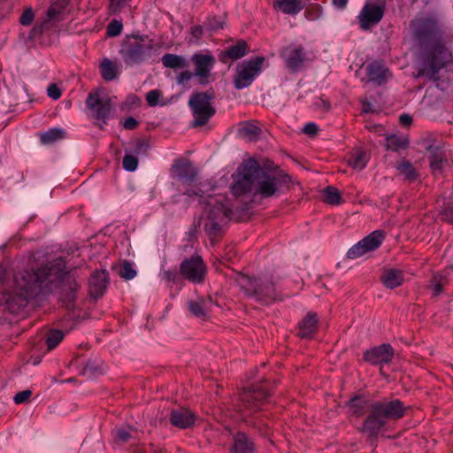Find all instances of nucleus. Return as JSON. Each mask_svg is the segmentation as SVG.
<instances>
[{
  "instance_id": "nucleus-25",
  "label": "nucleus",
  "mask_w": 453,
  "mask_h": 453,
  "mask_svg": "<svg viewBox=\"0 0 453 453\" xmlns=\"http://www.w3.org/2000/svg\"><path fill=\"white\" fill-rule=\"evenodd\" d=\"M248 44L245 41L240 40L234 45L229 46L220 56V61L226 63V58L237 60L247 54Z\"/></svg>"
},
{
  "instance_id": "nucleus-9",
  "label": "nucleus",
  "mask_w": 453,
  "mask_h": 453,
  "mask_svg": "<svg viewBox=\"0 0 453 453\" xmlns=\"http://www.w3.org/2000/svg\"><path fill=\"white\" fill-rule=\"evenodd\" d=\"M291 185V178L285 173H261L257 181L253 186V194L262 198L276 196L282 187L288 188Z\"/></svg>"
},
{
  "instance_id": "nucleus-41",
  "label": "nucleus",
  "mask_w": 453,
  "mask_h": 453,
  "mask_svg": "<svg viewBox=\"0 0 453 453\" xmlns=\"http://www.w3.org/2000/svg\"><path fill=\"white\" fill-rule=\"evenodd\" d=\"M323 13L321 5L318 4H311L307 6L304 12V16L307 19L314 21L319 19Z\"/></svg>"
},
{
  "instance_id": "nucleus-31",
  "label": "nucleus",
  "mask_w": 453,
  "mask_h": 453,
  "mask_svg": "<svg viewBox=\"0 0 453 453\" xmlns=\"http://www.w3.org/2000/svg\"><path fill=\"white\" fill-rule=\"evenodd\" d=\"M373 402L369 399L361 396H356L351 398L348 404L352 412L359 417L365 413V409H368L369 412L371 413V404Z\"/></svg>"
},
{
  "instance_id": "nucleus-61",
  "label": "nucleus",
  "mask_w": 453,
  "mask_h": 453,
  "mask_svg": "<svg viewBox=\"0 0 453 453\" xmlns=\"http://www.w3.org/2000/svg\"><path fill=\"white\" fill-rule=\"evenodd\" d=\"M362 110L364 112H372V104L366 101V100H364L362 101Z\"/></svg>"
},
{
  "instance_id": "nucleus-20",
  "label": "nucleus",
  "mask_w": 453,
  "mask_h": 453,
  "mask_svg": "<svg viewBox=\"0 0 453 453\" xmlns=\"http://www.w3.org/2000/svg\"><path fill=\"white\" fill-rule=\"evenodd\" d=\"M216 305L211 296L198 298L188 303L190 312L202 320H207L211 317L213 307Z\"/></svg>"
},
{
  "instance_id": "nucleus-33",
  "label": "nucleus",
  "mask_w": 453,
  "mask_h": 453,
  "mask_svg": "<svg viewBox=\"0 0 453 453\" xmlns=\"http://www.w3.org/2000/svg\"><path fill=\"white\" fill-rule=\"evenodd\" d=\"M396 169L405 180L409 181H414L418 178V173L414 166L407 160L398 162Z\"/></svg>"
},
{
  "instance_id": "nucleus-14",
  "label": "nucleus",
  "mask_w": 453,
  "mask_h": 453,
  "mask_svg": "<svg viewBox=\"0 0 453 453\" xmlns=\"http://www.w3.org/2000/svg\"><path fill=\"white\" fill-rule=\"evenodd\" d=\"M86 106L92 118L106 123L112 111V103L108 96H100L98 92H91L86 100Z\"/></svg>"
},
{
  "instance_id": "nucleus-36",
  "label": "nucleus",
  "mask_w": 453,
  "mask_h": 453,
  "mask_svg": "<svg viewBox=\"0 0 453 453\" xmlns=\"http://www.w3.org/2000/svg\"><path fill=\"white\" fill-rule=\"evenodd\" d=\"M66 0H58L57 2L53 3L47 12L48 18L50 19L59 20L63 10L66 6Z\"/></svg>"
},
{
  "instance_id": "nucleus-8",
  "label": "nucleus",
  "mask_w": 453,
  "mask_h": 453,
  "mask_svg": "<svg viewBox=\"0 0 453 453\" xmlns=\"http://www.w3.org/2000/svg\"><path fill=\"white\" fill-rule=\"evenodd\" d=\"M265 171L259 163L254 158L244 160L238 167V180L232 186V193L234 196H240L251 192L258 177Z\"/></svg>"
},
{
  "instance_id": "nucleus-64",
  "label": "nucleus",
  "mask_w": 453,
  "mask_h": 453,
  "mask_svg": "<svg viewBox=\"0 0 453 453\" xmlns=\"http://www.w3.org/2000/svg\"><path fill=\"white\" fill-rule=\"evenodd\" d=\"M321 102H322L321 106H325L326 109L328 110L329 109V104L327 103H326L324 100H322Z\"/></svg>"
},
{
  "instance_id": "nucleus-34",
  "label": "nucleus",
  "mask_w": 453,
  "mask_h": 453,
  "mask_svg": "<svg viewBox=\"0 0 453 453\" xmlns=\"http://www.w3.org/2000/svg\"><path fill=\"white\" fill-rule=\"evenodd\" d=\"M324 198L323 201L331 205H339L342 203V197L340 191L333 187L328 186L323 191Z\"/></svg>"
},
{
  "instance_id": "nucleus-30",
  "label": "nucleus",
  "mask_w": 453,
  "mask_h": 453,
  "mask_svg": "<svg viewBox=\"0 0 453 453\" xmlns=\"http://www.w3.org/2000/svg\"><path fill=\"white\" fill-rule=\"evenodd\" d=\"M99 68L102 78L106 81L115 80L119 75L118 64L109 58H104Z\"/></svg>"
},
{
  "instance_id": "nucleus-11",
  "label": "nucleus",
  "mask_w": 453,
  "mask_h": 453,
  "mask_svg": "<svg viewBox=\"0 0 453 453\" xmlns=\"http://www.w3.org/2000/svg\"><path fill=\"white\" fill-rule=\"evenodd\" d=\"M265 58L256 57L239 65L234 78V88L242 89L249 87L260 73Z\"/></svg>"
},
{
  "instance_id": "nucleus-44",
  "label": "nucleus",
  "mask_w": 453,
  "mask_h": 453,
  "mask_svg": "<svg viewBox=\"0 0 453 453\" xmlns=\"http://www.w3.org/2000/svg\"><path fill=\"white\" fill-rule=\"evenodd\" d=\"M162 97V92L159 89H153L146 94V101L149 106L154 107L158 104Z\"/></svg>"
},
{
  "instance_id": "nucleus-58",
  "label": "nucleus",
  "mask_w": 453,
  "mask_h": 453,
  "mask_svg": "<svg viewBox=\"0 0 453 453\" xmlns=\"http://www.w3.org/2000/svg\"><path fill=\"white\" fill-rule=\"evenodd\" d=\"M164 278L167 280L175 282L178 280L179 275L176 272L166 271L164 273Z\"/></svg>"
},
{
  "instance_id": "nucleus-43",
  "label": "nucleus",
  "mask_w": 453,
  "mask_h": 453,
  "mask_svg": "<svg viewBox=\"0 0 453 453\" xmlns=\"http://www.w3.org/2000/svg\"><path fill=\"white\" fill-rule=\"evenodd\" d=\"M122 30V22L118 19H112L107 26L106 34L110 37H115L119 35Z\"/></svg>"
},
{
  "instance_id": "nucleus-16",
  "label": "nucleus",
  "mask_w": 453,
  "mask_h": 453,
  "mask_svg": "<svg viewBox=\"0 0 453 453\" xmlns=\"http://www.w3.org/2000/svg\"><path fill=\"white\" fill-rule=\"evenodd\" d=\"M195 67L194 74L198 78L200 84L210 82L211 72L216 63L215 58L210 53L196 52L191 57Z\"/></svg>"
},
{
  "instance_id": "nucleus-6",
  "label": "nucleus",
  "mask_w": 453,
  "mask_h": 453,
  "mask_svg": "<svg viewBox=\"0 0 453 453\" xmlns=\"http://www.w3.org/2000/svg\"><path fill=\"white\" fill-rule=\"evenodd\" d=\"M153 41L148 35H127L121 44L119 53L127 65L144 62L151 55Z\"/></svg>"
},
{
  "instance_id": "nucleus-18",
  "label": "nucleus",
  "mask_w": 453,
  "mask_h": 453,
  "mask_svg": "<svg viewBox=\"0 0 453 453\" xmlns=\"http://www.w3.org/2000/svg\"><path fill=\"white\" fill-rule=\"evenodd\" d=\"M394 357V349L388 343H383L364 352L363 361L372 365L388 364Z\"/></svg>"
},
{
  "instance_id": "nucleus-63",
  "label": "nucleus",
  "mask_w": 453,
  "mask_h": 453,
  "mask_svg": "<svg viewBox=\"0 0 453 453\" xmlns=\"http://www.w3.org/2000/svg\"><path fill=\"white\" fill-rule=\"evenodd\" d=\"M321 102H322L321 106H325L326 109L328 110L329 109V104L327 103H326L324 100H322Z\"/></svg>"
},
{
  "instance_id": "nucleus-56",
  "label": "nucleus",
  "mask_w": 453,
  "mask_h": 453,
  "mask_svg": "<svg viewBox=\"0 0 453 453\" xmlns=\"http://www.w3.org/2000/svg\"><path fill=\"white\" fill-rule=\"evenodd\" d=\"M441 215L444 220L453 224V207L445 208Z\"/></svg>"
},
{
  "instance_id": "nucleus-28",
  "label": "nucleus",
  "mask_w": 453,
  "mask_h": 453,
  "mask_svg": "<svg viewBox=\"0 0 453 453\" xmlns=\"http://www.w3.org/2000/svg\"><path fill=\"white\" fill-rule=\"evenodd\" d=\"M380 280L385 287L395 288L403 282V273L397 269H385L380 276Z\"/></svg>"
},
{
  "instance_id": "nucleus-42",
  "label": "nucleus",
  "mask_w": 453,
  "mask_h": 453,
  "mask_svg": "<svg viewBox=\"0 0 453 453\" xmlns=\"http://www.w3.org/2000/svg\"><path fill=\"white\" fill-rule=\"evenodd\" d=\"M178 173H179L180 177H181L188 181H192L196 175L195 169L189 163H186V164L180 165L178 168Z\"/></svg>"
},
{
  "instance_id": "nucleus-40",
  "label": "nucleus",
  "mask_w": 453,
  "mask_h": 453,
  "mask_svg": "<svg viewBox=\"0 0 453 453\" xmlns=\"http://www.w3.org/2000/svg\"><path fill=\"white\" fill-rule=\"evenodd\" d=\"M349 162L353 168L362 170L365 167L367 163V157L365 152L362 150L355 152L349 158Z\"/></svg>"
},
{
  "instance_id": "nucleus-2",
  "label": "nucleus",
  "mask_w": 453,
  "mask_h": 453,
  "mask_svg": "<svg viewBox=\"0 0 453 453\" xmlns=\"http://www.w3.org/2000/svg\"><path fill=\"white\" fill-rule=\"evenodd\" d=\"M413 41L426 52L424 65L418 71V77L439 80L438 73L452 61V54L446 47L444 30L434 15L416 16L410 22Z\"/></svg>"
},
{
  "instance_id": "nucleus-55",
  "label": "nucleus",
  "mask_w": 453,
  "mask_h": 453,
  "mask_svg": "<svg viewBox=\"0 0 453 453\" xmlns=\"http://www.w3.org/2000/svg\"><path fill=\"white\" fill-rule=\"evenodd\" d=\"M208 26L211 30H219L220 28H223V23L217 18L210 19L208 21Z\"/></svg>"
},
{
  "instance_id": "nucleus-39",
  "label": "nucleus",
  "mask_w": 453,
  "mask_h": 453,
  "mask_svg": "<svg viewBox=\"0 0 453 453\" xmlns=\"http://www.w3.org/2000/svg\"><path fill=\"white\" fill-rule=\"evenodd\" d=\"M118 274L125 280H132L136 276V271L134 269L132 263L127 260L123 261L119 268Z\"/></svg>"
},
{
  "instance_id": "nucleus-62",
  "label": "nucleus",
  "mask_w": 453,
  "mask_h": 453,
  "mask_svg": "<svg viewBox=\"0 0 453 453\" xmlns=\"http://www.w3.org/2000/svg\"><path fill=\"white\" fill-rule=\"evenodd\" d=\"M5 277V270L3 266L0 265V282L4 280Z\"/></svg>"
},
{
  "instance_id": "nucleus-38",
  "label": "nucleus",
  "mask_w": 453,
  "mask_h": 453,
  "mask_svg": "<svg viewBox=\"0 0 453 453\" xmlns=\"http://www.w3.org/2000/svg\"><path fill=\"white\" fill-rule=\"evenodd\" d=\"M64 339V333L60 330H50L46 335V344L48 350L55 349Z\"/></svg>"
},
{
  "instance_id": "nucleus-26",
  "label": "nucleus",
  "mask_w": 453,
  "mask_h": 453,
  "mask_svg": "<svg viewBox=\"0 0 453 453\" xmlns=\"http://www.w3.org/2000/svg\"><path fill=\"white\" fill-rule=\"evenodd\" d=\"M233 453H254L253 441L244 434L237 433L234 437Z\"/></svg>"
},
{
  "instance_id": "nucleus-37",
  "label": "nucleus",
  "mask_w": 453,
  "mask_h": 453,
  "mask_svg": "<svg viewBox=\"0 0 453 453\" xmlns=\"http://www.w3.org/2000/svg\"><path fill=\"white\" fill-rule=\"evenodd\" d=\"M239 133L242 137L253 138L261 133V129L253 122H245L241 125Z\"/></svg>"
},
{
  "instance_id": "nucleus-54",
  "label": "nucleus",
  "mask_w": 453,
  "mask_h": 453,
  "mask_svg": "<svg viewBox=\"0 0 453 453\" xmlns=\"http://www.w3.org/2000/svg\"><path fill=\"white\" fill-rule=\"evenodd\" d=\"M115 437L119 441L125 442L128 440L130 437L128 432H127L125 429H117L115 432Z\"/></svg>"
},
{
  "instance_id": "nucleus-51",
  "label": "nucleus",
  "mask_w": 453,
  "mask_h": 453,
  "mask_svg": "<svg viewBox=\"0 0 453 453\" xmlns=\"http://www.w3.org/2000/svg\"><path fill=\"white\" fill-rule=\"evenodd\" d=\"M195 76L194 73H191L190 71H183L180 72L177 76V82L179 84H183L192 79V77Z\"/></svg>"
},
{
  "instance_id": "nucleus-57",
  "label": "nucleus",
  "mask_w": 453,
  "mask_h": 453,
  "mask_svg": "<svg viewBox=\"0 0 453 453\" xmlns=\"http://www.w3.org/2000/svg\"><path fill=\"white\" fill-rule=\"evenodd\" d=\"M149 144L144 140H139L135 145V152L146 151Z\"/></svg>"
},
{
  "instance_id": "nucleus-46",
  "label": "nucleus",
  "mask_w": 453,
  "mask_h": 453,
  "mask_svg": "<svg viewBox=\"0 0 453 453\" xmlns=\"http://www.w3.org/2000/svg\"><path fill=\"white\" fill-rule=\"evenodd\" d=\"M35 19V12L31 7L26 8L19 17V23L22 26H29Z\"/></svg>"
},
{
  "instance_id": "nucleus-3",
  "label": "nucleus",
  "mask_w": 453,
  "mask_h": 453,
  "mask_svg": "<svg viewBox=\"0 0 453 453\" xmlns=\"http://www.w3.org/2000/svg\"><path fill=\"white\" fill-rule=\"evenodd\" d=\"M407 407L399 400L374 401L371 404V413L366 417L363 431L370 436H376L387 424L388 420H398L406 412Z\"/></svg>"
},
{
  "instance_id": "nucleus-27",
  "label": "nucleus",
  "mask_w": 453,
  "mask_h": 453,
  "mask_svg": "<svg viewBox=\"0 0 453 453\" xmlns=\"http://www.w3.org/2000/svg\"><path fill=\"white\" fill-rule=\"evenodd\" d=\"M367 76L369 81L380 85L388 81L390 73L382 65L372 63L367 67Z\"/></svg>"
},
{
  "instance_id": "nucleus-17",
  "label": "nucleus",
  "mask_w": 453,
  "mask_h": 453,
  "mask_svg": "<svg viewBox=\"0 0 453 453\" xmlns=\"http://www.w3.org/2000/svg\"><path fill=\"white\" fill-rule=\"evenodd\" d=\"M287 68L291 72L300 70L307 59L305 49L302 45L291 44L283 48L280 51Z\"/></svg>"
},
{
  "instance_id": "nucleus-29",
  "label": "nucleus",
  "mask_w": 453,
  "mask_h": 453,
  "mask_svg": "<svg viewBox=\"0 0 453 453\" xmlns=\"http://www.w3.org/2000/svg\"><path fill=\"white\" fill-rule=\"evenodd\" d=\"M165 67L177 70L188 67V61L182 56L166 53L161 58Z\"/></svg>"
},
{
  "instance_id": "nucleus-10",
  "label": "nucleus",
  "mask_w": 453,
  "mask_h": 453,
  "mask_svg": "<svg viewBox=\"0 0 453 453\" xmlns=\"http://www.w3.org/2000/svg\"><path fill=\"white\" fill-rule=\"evenodd\" d=\"M271 389L267 383L254 384L250 388L243 389L239 396L242 409L257 412L264 410L269 404Z\"/></svg>"
},
{
  "instance_id": "nucleus-32",
  "label": "nucleus",
  "mask_w": 453,
  "mask_h": 453,
  "mask_svg": "<svg viewBox=\"0 0 453 453\" xmlns=\"http://www.w3.org/2000/svg\"><path fill=\"white\" fill-rule=\"evenodd\" d=\"M65 132L61 128H50L40 134V141L42 144H52L65 138Z\"/></svg>"
},
{
  "instance_id": "nucleus-1",
  "label": "nucleus",
  "mask_w": 453,
  "mask_h": 453,
  "mask_svg": "<svg viewBox=\"0 0 453 453\" xmlns=\"http://www.w3.org/2000/svg\"><path fill=\"white\" fill-rule=\"evenodd\" d=\"M60 288L61 300L68 309L77 298L81 283L73 273L65 272V262L56 258L37 268L30 267L18 271L13 278V288L7 293L6 301L11 309L25 307L29 300L45 296Z\"/></svg>"
},
{
  "instance_id": "nucleus-13",
  "label": "nucleus",
  "mask_w": 453,
  "mask_h": 453,
  "mask_svg": "<svg viewBox=\"0 0 453 453\" xmlns=\"http://www.w3.org/2000/svg\"><path fill=\"white\" fill-rule=\"evenodd\" d=\"M180 273L185 280L199 284L205 280L207 267L201 257L191 256L181 262Z\"/></svg>"
},
{
  "instance_id": "nucleus-15",
  "label": "nucleus",
  "mask_w": 453,
  "mask_h": 453,
  "mask_svg": "<svg viewBox=\"0 0 453 453\" xmlns=\"http://www.w3.org/2000/svg\"><path fill=\"white\" fill-rule=\"evenodd\" d=\"M385 239V233L381 230H375L351 247L347 257L349 259H356L367 252L377 250Z\"/></svg>"
},
{
  "instance_id": "nucleus-23",
  "label": "nucleus",
  "mask_w": 453,
  "mask_h": 453,
  "mask_svg": "<svg viewBox=\"0 0 453 453\" xmlns=\"http://www.w3.org/2000/svg\"><path fill=\"white\" fill-rule=\"evenodd\" d=\"M273 8L288 15H296L306 5L303 0H275Z\"/></svg>"
},
{
  "instance_id": "nucleus-5",
  "label": "nucleus",
  "mask_w": 453,
  "mask_h": 453,
  "mask_svg": "<svg viewBox=\"0 0 453 453\" xmlns=\"http://www.w3.org/2000/svg\"><path fill=\"white\" fill-rule=\"evenodd\" d=\"M208 215L204 223V230L211 243L219 241L222 235V225L231 217L232 210L229 200L225 196L211 197L208 203Z\"/></svg>"
},
{
  "instance_id": "nucleus-60",
  "label": "nucleus",
  "mask_w": 453,
  "mask_h": 453,
  "mask_svg": "<svg viewBox=\"0 0 453 453\" xmlns=\"http://www.w3.org/2000/svg\"><path fill=\"white\" fill-rule=\"evenodd\" d=\"M349 0H332L333 4L340 10H342L346 7Z\"/></svg>"
},
{
  "instance_id": "nucleus-53",
  "label": "nucleus",
  "mask_w": 453,
  "mask_h": 453,
  "mask_svg": "<svg viewBox=\"0 0 453 453\" xmlns=\"http://www.w3.org/2000/svg\"><path fill=\"white\" fill-rule=\"evenodd\" d=\"M318 130V126L312 122L307 123L303 127V132L309 135L317 134Z\"/></svg>"
},
{
  "instance_id": "nucleus-59",
  "label": "nucleus",
  "mask_w": 453,
  "mask_h": 453,
  "mask_svg": "<svg viewBox=\"0 0 453 453\" xmlns=\"http://www.w3.org/2000/svg\"><path fill=\"white\" fill-rule=\"evenodd\" d=\"M399 121L403 126H409L412 122V118L408 114H403L400 116Z\"/></svg>"
},
{
  "instance_id": "nucleus-21",
  "label": "nucleus",
  "mask_w": 453,
  "mask_h": 453,
  "mask_svg": "<svg viewBox=\"0 0 453 453\" xmlns=\"http://www.w3.org/2000/svg\"><path fill=\"white\" fill-rule=\"evenodd\" d=\"M319 318L315 312H308L299 322L297 335L301 338L311 339L318 331Z\"/></svg>"
},
{
  "instance_id": "nucleus-24",
  "label": "nucleus",
  "mask_w": 453,
  "mask_h": 453,
  "mask_svg": "<svg viewBox=\"0 0 453 453\" xmlns=\"http://www.w3.org/2000/svg\"><path fill=\"white\" fill-rule=\"evenodd\" d=\"M107 287V279L104 272L95 273L89 279V293L95 298L103 296Z\"/></svg>"
},
{
  "instance_id": "nucleus-35",
  "label": "nucleus",
  "mask_w": 453,
  "mask_h": 453,
  "mask_svg": "<svg viewBox=\"0 0 453 453\" xmlns=\"http://www.w3.org/2000/svg\"><path fill=\"white\" fill-rule=\"evenodd\" d=\"M409 141L406 137H400L395 134L387 137V149L394 151H398L401 149H405L408 146Z\"/></svg>"
},
{
  "instance_id": "nucleus-47",
  "label": "nucleus",
  "mask_w": 453,
  "mask_h": 453,
  "mask_svg": "<svg viewBox=\"0 0 453 453\" xmlns=\"http://www.w3.org/2000/svg\"><path fill=\"white\" fill-rule=\"evenodd\" d=\"M190 38L188 39V42L189 44L191 43H197L199 40L203 37V28L200 25L193 26L190 28Z\"/></svg>"
},
{
  "instance_id": "nucleus-50",
  "label": "nucleus",
  "mask_w": 453,
  "mask_h": 453,
  "mask_svg": "<svg viewBox=\"0 0 453 453\" xmlns=\"http://www.w3.org/2000/svg\"><path fill=\"white\" fill-rule=\"evenodd\" d=\"M47 93L48 96L54 100L60 98L62 95L61 90L57 84H50L47 88Z\"/></svg>"
},
{
  "instance_id": "nucleus-52",
  "label": "nucleus",
  "mask_w": 453,
  "mask_h": 453,
  "mask_svg": "<svg viewBox=\"0 0 453 453\" xmlns=\"http://www.w3.org/2000/svg\"><path fill=\"white\" fill-rule=\"evenodd\" d=\"M138 125L139 122L133 117L127 118L123 122L124 128L127 130H134L138 127Z\"/></svg>"
},
{
  "instance_id": "nucleus-12",
  "label": "nucleus",
  "mask_w": 453,
  "mask_h": 453,
  "mask_svg": "<svg viewBox=\"0 0 453 453\" xmlns=\"http://www.w3.org/2000/svg\"><path fill=\"white\" fill-rule=\"evenodd\" d=\"M386 10V0H366L357 16L360 28L368 30L380 23Z\"/></svg>"
},
{
  "instance_id": "nucleus-19",
  "label": "nucleus",
  "mask_w": 453,
  "mask_h": 453,
  "mask_svg": "<svg viewBox=\"0 0 453 453\" xmlns=\"http://www.w3.org/2000/svg\"><path fill=\"white\" fill-rule=\"evenodd\" d=\"M170 423L180 429L191 427L196 420V415L188 408L173 409L169 416Z\"/></svg>"
},
{
  "instance_id": "nucleus-22",
  "label": "nucleus",
  "mask_w": 453,
  "mask_h": 453,
  "mask_svg": "<svg viewBox=\"0 0 453 453\" xmlns=\"http://www.w3.org/2000/svg\"><path fill=\"white\" fill-rule=\"evenodd\" d=\"M428 152L429 164L433 173H441L444 166L448 165L444 150L437 146H430Z\"/></svg>"
},
{
  "instance_id": "nucleus-48",
  "label": "nucleus",
  "mask_w": 453,
  "mask_h": 453,
  "mask_svg": "<svg viewBox=\"0 0 453 453\" xmlns=\"http://www.w3.org/2000/svg\"><path fill=\"white\" fill-rule=\"evenodd\" d=\"M31 395H32L31 390H28V389L23 390V391L17 393L15 395L13 400L16 404H21V403L27 402L30 399Z\"/></svg>"
},
{
  "instance_id": "nucleus-49",
  "label": "nucleus",
  "mask_w": 453,
  "mask_h": 453,
  "mask_svg": "<svg viewBox=\"0 0 453 453\" xmlns=\"http://www.w3.org/2000/svg\"><path fill=\"white\" fill-rule=\"evenodd\" d=\"M433 284V291L434 296H439L443 291V282L442 278L438 276H434L432 280Z\"/></svg>"
},
{
  "instance_id": "nucleus-7",
  "label": "nucleus",
  "mask_w": 453,
  "mask_h": 453,
  "mask_svg": "<svg viewBox=\"0 0 453 453\" xmlns=\"http://www.w3.org/2000/svg\"><path fill=\"white\" fill-rule=\"evenodd\" d=\"M214 98L215 92L211 88L205 92L196 93L190 96L188 104L194 115L192 124L194 127L205 126L216 113V110L212 106Z\"/></svg>"
},
{
  "instance_id": "nucleus-4",
  "label": "nucleus",
  "mask_w": 453,
  "mask_h": 453,
  "mask_svg": "<svg viewBox=\"0 0 453 453\" xmlns=\"http://www.w3.org/2000/svg\"><path fill=\"white\" fill-rule=\"evenodd\" d=\"M240 288L250 298L268 305L282 300V295L276 289V280L273 275L249 276L241 274L236 280Z\"/></svg>"
},
{
  "instance_id": "nucleus-45",
  "label": "nucleus",
  "mask_w": 453,
  "mask_h": 453,
  "mask_svg": "<svg viewBox=\"0 0 453 453\" xmlns=\"http://www.w3.org/2000/svg\"><path fill=\"white\" fill-rule=\"evenodd\" d=\"M122 165L125 170L133 172L137 168L138 159L133 155H126L123 157Z\"/></svg>"
}]
</instances>
